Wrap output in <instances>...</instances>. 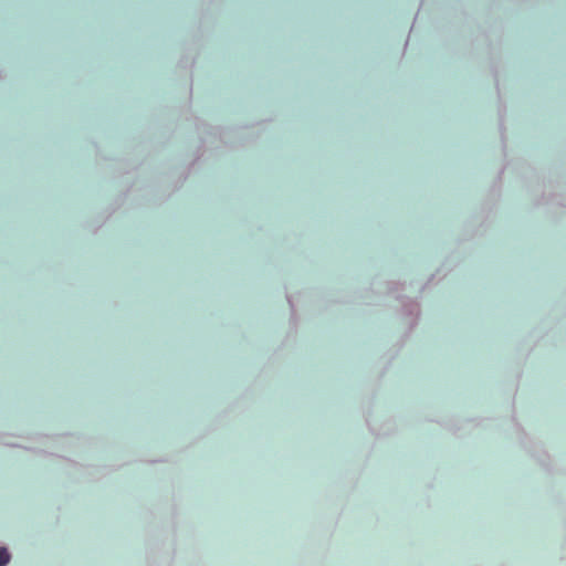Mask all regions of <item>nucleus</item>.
I'll return each mask as SVG.
<instances>
[{
  "label": "nucleus",
  "instance_id": "1",
  "mask_svg": "<svg viewBox=\"0 0 566 566\" xmlns=\"http://www.w3.org/2000/svg\"><path fill=\"white\" fill-rule=\"evenodd\" d=\"M10 555L4 547H0V566H4L9 563Z\"/></svg>",
  "mask_w": 566,
  "mask_h": 566
}]
</instances>
